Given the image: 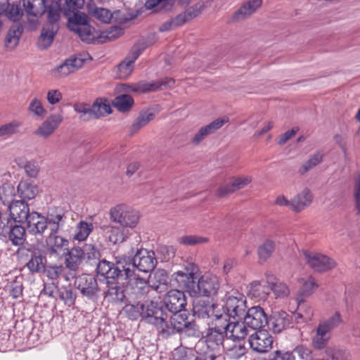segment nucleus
Returning a JSON list of instances; mask_svg holds the SVG:
<instances>
[{
  "mask_svg": "<svg viewBox=\"0 0 360 360\" xmlns=\"http://www.w3.org/2000/svg\"><path fill=\"white\" fill-rule=\"evenodd\" d=\"M198 267L189 264L184 271L172 274L179 288L186 289L191 296L212 297L216 295L220 288L219 278L214 274H205L198 278Z\"/></svg>",
  "mask_w": 360,
  "mask_h": 360,
  "instance_id": "1",
  "label": "nucleus"
},
{
  "mask_svg": "<svg viewBox=\"0 0 360 360\" xmlns=\"http://www.w3.org/2000/svg\"><path fill=\"white\" fill-rule=\"evenodd\" d=\"M97 273L103 276L108 284H112L115 281L126 280L136 295L137 298H141L149 292L150 283L148 285L146 279L139 277L130 267H125L121 262L116 264L108 262L105 259L99 262L97 266Z\"/></svg>",
  "mask_w": 360,
  "mask_h": 360,
  "instance_id": "2",
  "label": "nucleus"
},
{
  "mask_svg": "<svg viewBox=\"0 0 360 360\" xmlns=\"http://www.w3.org/2000/svg\"><path fill=\"white\" fill-rule=\"evenodd\" d=\"M188 312L186 310L174 312L171 316L163 309L159 307L155 315L150 316L149 323L157 328L159 334L163 338L183 331L184 328L188 323Z\"/></svg>",
  "mask_w": 360,
  "mask_h": 360,
  "instance_id": "3",
  "label": "nucleus"
},
{
  "mask_svg": "<svg viewBox=\"0 0 360 360\" xmlns=\"http://www.w3.org/2000/svg\"><path fill=\"white\" fill-rule=\"evenodd\" d=\"M342 322L340 313L336 312L328 319L321 321L314 330L311 338L313 347L317 349H321L326 347L330 338L332 330L338 327Z\"/></svg>",
  "mask_w": 360,
  "mask_h": 360,
  "instance_id": "4",
  "label": "nucleus"
},
{
  "mask_svg": "<svg viewBox=\"0 0 360 360\" xmlns=\"http://www.w3.org/2000/svg\"><path fill=\"white\" fill-rule=\"evenodd\" d=\"M247 310L246 298L243 295L237 293L236 295H230L227 297L225 304L220 306V314H217V319L226 315L224 318L226 320H241Z\"/></svg>",
  "mask_w": 360,
  "mask_h": 360,
  "instance_id": "5",
  "label": "nucleus"
},
{
  "mask_svg": "<svg viewBox=\"0 0 360 360\" xmlns=\"http://www.w3.org/2000/svg\"><path fill=\"white\" fill-rule=\"evenodd\" d=\"M110 219L122 228H134L140 219L139 212L124 205H117L110 210Z\"/></svg>",
  "mask_w": 360,
  "mask_h": 360,
  "instance_id": "6",
  "label": "nucleus"
},
{
  "mask_svg": "<svg viewBox=\"0 0 360 360\" xmlns=\"http://www.w3.org/2000/svg\"><path fill=\"white\" fill-rule=\"evenodd\" d=\"M224 335L223 329H220L217 326H214L210 329L205 338V343L208 351L202 356L204 360L210 359L217 360L220 358L223 351Z\"/></svg>",
  "mask_w": 360,
  "mask_h": 360,
  "instance_id": "7",
  "label": "nucleus"
},
{
  "mask_svg": "<svg viewBox=\"0 0 360 360\" xmlns=\"http://www.w3.org/2000/svg\"><path fill=\"white\" fill-rule=\"evenodd\" d=\"M226 315L217 319V326L223 329L225 336L233 341H240L248 335V330L244 321L224 319Z\"/></svg>",
  "mask_w": 360,
  "mask_h": 360,
  "instance_id": "8",
  "label": "nucleus"
},
{
  "mask_svg": "<svg viewBox=\"0 0 360 360\" xmlns=\"http://www.w3.org/2000/svg\"><path fill=\"white\" fill-rule=\"evenodd\" d=\"M302 255L306 263L314 271H326L333 269L336 266V262L334 259L326 255L307 250L302 251Z\"/></svg>",
  "mask_w": 360,
  "mask_h": 360,
  "instance_id": "9",
  "label": "nucleus"
},
{
  "mask_svg": "<svg viewBox=\"0 0 360 360\" xmlns=\"http://www.w3.org/2000/svg\"><path fill=\"white\" fill-rule=\"evenodd\" d=\"M157 260L153 251L142 249L136 253L132 259V264H129L127 267H130L135 272V269L147 273L152 271L156 265Z\"/></svg>",
  "mask_w": 360,
  "mask_h": 360,
  "instance_id": "10",
  "label": "nucleus"
},
{
  "mask_svg": "<svg viewBox=\"0 0 360 360\" xmlns=\"http://www.w3.org/2000/svg\"><path fill=\"white\" fill-rule=\"evenodd\" d=\"M158 309L157 304L152 301L128 304L125 306V311L131 319H137L142 316L148 323L150 316H153Z\"/></svg>",
  "mask_w": 360,
  "mask_h": 360,
  "instance_id": "11",
  "label": "nucleus"
},
{
  "mask_svg": "<svg viewBox=\"0 0 360 360\" xmlns=\"http://www.w3.org/2000/svg\"><path fill=\"white\" fill-rule=\"evenodd\" d=\"M250 347L255 352L264 354L273 347V337L266 330H256L248 338Z\"/></svg>",
  "mask_w": 360,
  "mask_h": 360,
  "instance_id": "12",
  "label": "nucleus"
},
{
  "mask_svg": "<svg viewBox=\"0 0 360 360\" xmlns=\"http://www.w3.org/2000/svg\"><path fill=\"white\" fill-rule=\"evenodd\" d=\"M75 283L83 296L91 301L97 300L100 290L94 276L89 274L82 275L77 278Z\"/></svg>",
  "mask_w": 360,
  "mask_h": 360,
  "instance_id": "13",
  "label": "nucleus"
},
{
  "mask_svg": "<svg viewBox=\"0 0 360 360\" xmlns=\"http://www.w3.org/2000/svg\"><path fill=\"white\" fill-rule=\"evenodd\" d=\"M243 321L247 327L259 330L268 323L267 316L260 306H254L249 308L244 317Z\"/></svg>",
  "mask_w": 360,
  "mask_h": 360,
  "instance_id": "14",
  "label": "nucleus"
},
{
  "mask_svg": "<svg viewBox=\"0 0 360 360\" xmlns=\"http://www.w3.org/2000/svg\"><path fill=\"white\" fill-rule=\"evenodd\" d=\"M229 122V118L216 119L210 124L201 127L191 138L190 143L194 146H199L209 135L214 134L217 130Z\"/></svg>",
  "mask_w": 360,
  "mask_h": 360,
  "instance_id": "15",
  "label": "nucleus"
},
{
  "mask_svg": "<svg viewBox=\"0 0 360 360\" xmlns=\"http://www.w3.org/2000/svg\"><path fill=\"white\" fill-rule=\"evenodd\" d=\"M174 84V80L172 78H165L157 81L147 82L144 81L133 84L129 86L131 91L139 93L155 91L166 87H172Z\"/></svg>",
  "mask_w": 360,
  "mask_h": 360,
  "instance_id": "16",
  "label": "nucleus"
},
{
  "mask_svg": "<svg viewBox=\"0 0 360 360\" xmlns=\"http://www.w3.org/2000/svg\"><path fill=\"white\" fill-rule=\"evenodd\" d=\"M166 308L171 312L184 310L186 305L184 292L179 290H171L167 292L164 299Z\"/></svg>",
  "mask_w": 360,
  "mask_h": 360,
  "instance_id": "17",
  "label": "nucleus"
},
{
  "mask_svg": "<svg viewBox=\"0 0 360 360\" xmlns=\"http://www.w3.org/2000/svg\"><path fill=\"white\" fill-rule=\"evenodd\" d=\"M11 218L17 223H25L31 214L30 207L23 200H13L8 205Z\"/></svg>",
  "mask_w": 360,
  "mask_h": 360,
  "instance_id": "18",
  "label": "nucleus"
},
{
  "mask_svg": "<svg viewBox=\"0 0 360 360\" xmlns=\"http://www.w3.org/2000/svg\"><path fill=\"white\" fill-rule=\"evenodd\" d=\"M269 325L274 333H279L292 326V316L284 311H275L270 317Z\"/></svg>",
  "mask_w": 360,
  "mask_h": 360,
  "instance_id": "19",
  "label": "nucleus"
},
{
  "mask_svg": "<svg viewBox=\"0 0 360 360\" xmlns=\"http://www.w3.org/2000/svg\"><path fill=\"white\" fill-rule=\"evenodd\" d=\"M58 231H51L46 239V250L51 255H60L68 250L69 241L65 238L58 236Z\"/></svg>",
  "mask_w": 360,
  "mask_h": 360,
  "instance_id": "20",
  "label": "nucleus"
},
{
  "mask_svg": "<svg viewBox=\"0 0 360 360\" xmlns=\"http://www.w3.org/2000/svg\"><path fill=\"white\" fill-rule=\"evenodd\" d=\"M63 119L61 114L51 115L37 128L34 134L44 138L49 137L58 128L63 122Z\"/></svg>",
  "mask_w": 360,
  "mask_h": 360,
  "instance_id": "21",
  "label": "nucleus"
},
{
  "mask_svg": "<svg viewBox=\"0 0 360 360\" xmlns=\"http://www.w3.org/2000/svg\"><path fill=\"white\" fill-rule=\"evenodd\" d=\"M23 6L29 22L33 25L37 23L38 18L46 11L45 0H23Z\"/></svg>",
  "mask_w": 360,
  "mask_h": 360,
  "instance_id": "22",
  "label": "nucleus"
},
{
  "mask_svg": "<svg viewBox=\"0 0 360 360\" xmlns=\"http://www.w3.org/2000/svg\"><path fill=\"white\" fill-rule=\"evenodd\" d=\"M142 49L139 46H134L125 59L120 63L118 70L120 77L125 79L128 77L134 70V63L140 56Z\"/></svg>",
  "mask_w": 360,
  "mask_h": 360,
  "instance_id": "23",
  "label": "nucleus"
},
{
  "mask_svg": "<svg viewBox=\"0 0 360 360\" xmlns=\"http://www.w3.org/2000/svg\"><path fill=\"white\" fill-rule=\"evenodd\" d=\"M84 64V60L78 57H72L65 60L54 69L53 74L56 77H64L75 72Z\"/></svg>",
  "mask_w": 360,
  "mask_h": 360,
  "instance_id": "24",
  "label": "nucleus"
},
{
  "mask_svg": "<svg viewBox=\"0 0 360 360\" xmlns=\"http://www.w3.org/2000/svg\"><path fill=\"white\" fill-rule=\"evenodd\" d=\"M252 181L250 176H238L233 178L229 185L220 187L217 191V195L219 197H224L226 195L231 194L238 190H240Z\"/></svg>",
  "mask_w": 360,
  "mask_h": 360,
  "instance_id": "25",
  "label": "nucleus"
},
{
  "mask_svg": "<svg viewBox=\"0 0 360 360\" xmlns=\"http://www.w3.org/2000/svg\"><path fill=\"white\" fill-rule=\"evenodd\" d=\"M194 312L198 316L202 318H212V324L217 326V314H220V306L215 304H206L205 302L195 304L194 306Z\"/></svg>",
  "mask_w": 360,
  "mask_h": 360,
  "instance_id": "26",
  "label": "nucleus"
},
{
  "mask_svg": "<svg viewBox=\"0 0 360 360\" xmlns=\"http://www.w3.org/2000/svg\"><path fill=\"white\" fill-rule=\"evenodd\" d=\"M29 232L32 234H42L47 228L46 219L36 212H31L26 221Z\"/></svg>",
  "mask_w": 360,
  "mask_h": 360,
  "instance_id": "27",
  "label": "nucleus"
},
{
  "mask_svg": "<svg viewBox=\"0 0 360 360\" xmlns=\"http://www.w3.org/2000/svg\"><path fill=\"white\" fill-rule=\"evenodd\" d=\"M297 311L294 314L295 320L297 323L310 321L314 316L311 306L304 302L302 296H297Z\"/></svg>",
  "mask_w": 360,
  "mask_h": 360,
  "instance_id": "28",
  "label": "nucleus"
},
{
  "mask_svg": "<svg viewBox=\"0 0 360 360\" xmlns=\"http://www.w3.org/2000/svg\"><path fill=\"white\" fill-rule=\"evenodd\" d=\"M313 201L311 191L305 188L292 198V210L300 212L309 207Z\"/></svg>",
  "mask_w": 360,
  "mask_h": 360,
  "instance_id": "29",
  "label": "nucleus"
},
{
  "mask_svg": "<svg viewBox=\"0 0 360 360\" xmlns=\"http://www.w3.org/2000/svg\"><path fill=\"white\" fill-rule=\"evenodd\" d=\"M84 258V251L81 248H72L66 255L65 266L72 271H76Z\"/></svg>",
  "mask_w": 360,
  "mask_h": 360,
  "instance_id": "30",
  "label": "nucleus"
},
{
  "mask_svg": "<svg viewBox=\"0 0 360 360\" xmlns=\"http://www.w3.org/2000/svg\"><path fill=\"white\" fill-rule=\"evenodd\" d=\"M17 192L19 197L24 200H32L38 193V187L29 180H22L17 186Z\"/></svg>",
  "mask_w": 360,
  "mask_h": 360,
  "instance_id": "31",
  "label": "nucleus"
},
{
  "mask_svg": "<svg viewBox=\"0 0 360 360\" xmlns=\"http://www.w3.org/2000/svg\"><path fill=\"white\" fill-rule=\"evenodd\" d=\"M56 30L57 27L54 23H48L43 27L38 40V46L39 48L45 49L51 44Z\"/></svg>",
  "mask_w": 360,
  "mask_h": 360,
  "instance_id": "32",
  "label": "nucleus"
},
{
  "mask_svg": "<svg viewBox=\"0 0 360 360\" xmlns=\"http://www.w3.org/2000/svg\"><path fill=\"white\" fill-rule=\"evenodd\" d=\"M105 233L109 240L113 244L122 243L129 235L127 229L116 226H107L105 229Z\"/></svg>",
  "mask_w": 360,
  "mask_h": 360,
  "instance_id": "33",
  "label": "nucleus"
},
{
  "mask_svg": "<svg viewBox=\"0 0 360 360\" xmlns=\"http://www.w3.org/2000/svg\"><path fill=\"white\" fill-rule=\"evenodd\" d=\"M167 283L168 276L163 270H158L155 271L149 280L151 288L158 292H162L167 289Z\"/></svg>",
  "mask_w": 360,
  "mask_h": 360,
  "instance_id": "34",
  "label": "nucleus"
},
{
  "mask_svg": "<svg viewBox=\"0 0 360 360\" xmlns=\"http://www.w3.org/2000/svg\"><path fill=\"white\" fill-rule=\"evenodd\" d=\"M63 212L59 208H51L49 210L46 221L50 225L51 231H58L59 228L64 224Z\"/></svg>",
  "mask_w": 360,
  "mask_h": 360,
  "instance_id": "35",
  "label": "nucleus"
},
{
  "mask_svg": "<svg viewBox=\"0 0 360 360\" xmlns=\"http://www.w3.org/2000/svg\"><path fill=\"white\" fill-rule=\"evenodd\" d=\"M269 286L267 287L260 281H253L248 285V293L258 301L264 300L269 294Z\"/></svg>",
  "mask_w": 360,
  "mask_h": 360,
  "instance_id": "36",
  "label": "nucleus"
},
{
  "mask_svg": "<svg viewBox=\"0 0 360 360\" xmlns=\"http://www.w3.org/2000/svg\"><path fill=\"white\" fill-rule=\"evenodd\" d=\"M22 33L20 25H13L10 27L5 39V46L8 49H14L18 44Z\"/></svg>",
  "mask_w": 360,
  "mask_h": 360,
  "instance_id": "37",
  "label": "nucleus"
},
{
  "mask_svg": "<svg viewBox=\"0 0 360 360\" xmlns=\"http://www.w3.org/2000/svg\"><path fill=\"white\" fill-rule=\"evenodd\" d=\"M275 249L276 242L271 238H266L257 248V252L259 258V262L264 263L267 261L274 252Z\"/></svg>",
  "mask_w": 360,
  "mask_h": 360,
  "instance_id": "38",
  "label": "nucleus"
},
{
  "mask_svg": "<svg viewBox=\"0 0 360 360\" xmlns=\"http://www.w3.org/2000/svg\"><path fill=\"white\" fill-rule=\"evenodd\" d=\"M300 283H302V288L297 296H302L304 299L313 294L319 287L316 279L312 276L302 278Z\"/></svg>",
  "mask_w": 360,
  "mask_h": 360,
  "instance_id": "39",
  "label": "nucleus"
},
{
  "mask_svg": "<svg viewBox=\"0 0 360 360\" xmlns=\"http://www.w3.org/2000/svg\"><path fill=\"white\" fill-rule=\"evenodd\" d=\"M154 117V113L149 110L141 112L130 127L131 134H135L142 127H145L149 122L153 120Z\"/></svg>",
  "mask_w": 360,
  "mask_h": 360,
  "instance_id": "40",
  "label": "nucleus"
},
{
  "mask_svg": "<svg viewBox=\"0 0 360 360\" xmlns=\"http://www.w3.org/2000/svg\"><path fill=\"white\" fill-rule=\"evenodd\" d=\"M94 229L93 224L80 221L76 226L74 239L79 242L85 240Z\"/></svg>",
  "mask_w": 360,
  "mask_h": 360,
  "instance_id": "41",
  "label": "nucleus"
},
{
  "mask_svg": "<svg viewBox=\"0 0 360 360\" xmlns=\"http://www.w3.org/2000/svg\"><path fill=\"white\" fill-rule=\"evenodd\" d=\"M262 3V0H250L240 8L236 15L243 18H246L255 13L261 6Z\"/></svg>",
  "mask_w": 360,
  "mask_h": 360,
  "instance_id": "42",
  "label": "nucleus"
},
{
  "mask_svg": "<svg viewBox=\"0 0 360 360\" xmlns=\"http://www.w3.org/2000/svg\"><path fill=\"white\" fill-rule=\"evenodd\" d=\"M112 112L110 105L103 101H95L91 105V117L92 119L99 118L105 115L110 114Z\"/></svg>",
  "mask_w": 360,
  "mask_h": 360,
  "instance_id": "43",
  "label": "nucleus"
},
{
  "mask_svg": "<svg viewBox=\"0 0 360 360\" xmlns=\"http://www.w3.org/2000/svg\"><path fill=\"white\" fill-rule=\"evenodd\" d=\"M27 110L32 115L40 118L44 117L47 113L42 102L37 97H34L31 99L28 105Z\"/></svg>",
  "mask_w": 360,
  "mask_h": 360,
  "instance_id": "44",
  "label": "nucleus"
},
{
  "mask_svg": "<svg viewBox=\"0 0 360 360\" xmlns=\"http://www.w3.org/2000/svg\"><path fill=\"white\" fill-rule=\"evenodd\" d=\"M9 239L15 245H22L25 240V229L22 226H14L10 231Z\"/></svg>",
  "mask_w": 360,
  "mask_h": 360,
  "instance_id": "45",
  "label": "nucleus"
},
{
  "mask_svg": "<svg viewBox=\"0 0 360 360\" xmlns=\"http://www.w3.org/2000/svg\"><path fill=\"white\" fill-rule=\"evenodd\" d=\"M73 32L77 34L83 41L86 43H91L95 40L96 37L89 24L76 27Z\"/></svg>",
  "mask_w": 360,
  "mask_h": 360,
  "instance_id": "46",
  "label": "nucleus"
},
{
  "mask_svg": "<svg viewBox=\"0 0 360 360\" xmlns=\"http://www.w3.org/2000/svg\"><path fill=\"white\" fill-rule=\"evenodd\" d=\"M134 104V99L127 94H122L117 96L114 101V106L122 112L128 110Z\"/></svg>",
  "mask_w": 360,
  "mask_h": 360,
  "instance_id": "47",
  "label": "nucleus"
},
{
  "mask_svg": "<svg viewBox=\"0 0 360 360\" xmlns=\"http://www.w3.org/2000/svg\"><path fill=\"white\" fill-rule=\"evenodd\" d=\"M27 266L32 272H41L45 269V258L39 255H33L27 263Z\"/></svg>",
  "mask_w": 360,
  "mask_h": 360,
  "instance_id": "48",
  "label": "nucleus"
},
{
  "mask_svg": "<svg viewBox=\"0 0 360 360\" xmlns=\"http://www.w3.org/2000/svg\"><path fill=\"white\" fill-rule=\"evenodd\" d=\"M323 160V155L321 153L314 154L307 161L302 164L299 169V172L301 174L307 173L308 171L313 169L314 167L321 162Z\"/></svg>",
  "mask_w": 360,
  "mask_h": 360,
  "instance_id": "49",
  "label": "nucleus"
},
{
  "mask_svg": "<svg viewBox=\"0 0 360 360\" xmlns=\"http://www.w3.org/2000/svg\"><path fill=\"white\" fill-rule=\"evenodd\" d=\"M203 10V5L201 4H195V6L189 8L185 12L179 14L180 20L183 24L192 20L201 13Z\"/></svg>",
  "mask_w": 360,
  "mask_h": 360,
  "instance_id": "50",
  "label": "nucleus"
},
{
  "mask_svg": "<svg viewBox=\"0 0 360 360\" xmlns=\"http://www.w3.org/2000/svg\"><path fill=\"white\" fill-rule=\"evenodd\" d=\"M271 289L276 297H285L290 294V290L285 283L281 282H272L269 281Z\"/></svg>",
  "mask_w": 360,
  "mask_h": 360,
  "instance_id": "51",
  "label": "nucleus"
},
{
  "mask_svg": "<svg viewBox=\"0 0 360 360\" xmlns=\"http://www.w3.org/2000/svg\"><path fill=\"white\" fill-rule=\"evenodd\" d=\"M208 241L207 238L195 235L184 236L179 239V242L185 245H195L206 243Z\"/></svg>",
  "mask_w": 360,
  "mask_h": 360,
  "instance_id": "52",
  "label": "nucleus"
},
{
  "mask_svg": "<svg viewBox=\"0 0 360 360\" xmlns=\"http://www.w3.org/2000/svg\"><path fill=\"white\" fill-rule=\"evenodd\" d=\"M106 297H109L114 302H122L125 299V294L122 288L115 285L108 290Z\"/></svg>",
  "mask_w": 360,
  "mask_h": 360,
  "instance_id": "53",
  "label": "nucleus"
},
{
  "mask_svg": "<svg viewBox=\"0 0 360 360\" xmlns=\"http://www.w3.org/2000/svg\"><path fill=\"white\" fill-rule=\"evenodd\" d=\"M74 13L72 18L70 19V29L72 31L75 30L76 27H79L81 25H87L88 17L86 14L79 12H72Z\"/></svg>",
  "mask_w": 360,
  "mask_h": 360,
  "instance_id": "54",
  "label": "nucleus"
},
{
  "mask_svg": "<svg viewBox=\"0 0 360 360\" xmlns=\"http://www.w3.org/2000/svg\"><path fill=\"white\" fill-rule=\"evenodd\" d=\"M20 126V122L13 121L0 127V138L11 136L18 132Z\"/></svg>",
  "mask_w": 360,
  "mask_h": 360,
  "instance_id": "55",
  "label": "nucleus"
},
{
  "mask_svg": "<svg viewBox=\"0 0 360 360\" xmlns=\"http://www.w3.org/2000/svg\"><path fill=\"white\" fill-rule=\"evenodd\" d=\"M75 110L80 114V118L84 121L91 120V105L84 103H76L74 105Z\"/></svg>",
  "mask_w": 360,
  "mask_h": 360,
  "instance_id": "56",
  "label": "nucleus"
},
{
  "mask_svg": "<svg viewBox=\"0 0 360 360\" xmlns=\"http://www.w3.org/2000/svg\"><path fill=\"white\" fill-rule=\"evenodd\" d=\"M247 352V348L244 345H236L227 351V356L229 359H238L245 355Z\"/></svg>",
  "mask_w": 360,
  "mask_h": 360,
  "instance_id": "57",
  "label": "nucleus"
},
{
  "mask_svg": "<svg viewBox=\"0 0 360 360\" xmlns=\"http://www.w3.org/2000/svg\"><path fill=\"white\" fill-rule=\"evenodd\" d=\"M93 15L96 19L104 23L110 22L112 17L111 12L109 10L103 8H95L93 12Z\"/></svg>",
  "mask_w": 360,
  "mask_h": 360,
  "instance_id": "58",
  "label": "nucleus"
},
{
  "mask_svg": "<svg viewBox=\"0 0 360 360\" xmlns=\"http://www.w3.org/2000/svg\"><path fill=\"white\" fill-rule=\"evenodd\" d=\"M180 17L178 15L176 18L172 19L169 21L163 23L159 28L160 31L165 32L174 29L177 27L183 25V22L180 20Z\"/></svg>",
  "mask_w": 360,
  "mask_h": 360,
  "instance_id": "59",
  "label": "nucleus"
},
{
  "mask_svg": "<svg viewBox=\"0 0 360 360\" xmlns=\"http://www.w3.org/2000/svg\"><path fill=\"white\" fill-rule=\"evenodd\" d=\"M84 251V257L89 259H96L99 256V252L92 244H85L82 248Z\"/></svg>",
  "mask_w": 360,
  "mask_h": 360,
  "instance_id": "60",
  "label": "nucleus"
},
{
  "mask_svg": "<svg viewBox=\"0 0 360 360\" xmlns=\"http://www.w3.org/2000/svg\"><path fill=\"white\" fill-rule=\"evenodd\" d=\"M24 169L27 176L34 178L38 175L39 167L36 162L28 161Z\"/></svg>",
  "mask_w": 360,
  "mask_h": 360,
  "instance_id": "61",
  "label": "nucleus"
},
{
  "mask_svg": "<svg viewBox=\"0 0 360 360\" xmlns=\"http://www.w3.org/2000/svg\"><path fill=\"white\" fill-rule=\"evenodd\" d=\"M21 9L18 5H10L5 14L12 20L16 21L20 17Z\"/></svg>",
  "mask_w": 360,
  "mask_h": 360,
  "instance_id": "62",
  "label": "nucleus"
},
{
  "mask_svg": "<svg viewBox=\"0 0 360 360\" xmlns=\"http://www.w3.org/2000/svg\"><path fill=\"white\" fill-rule=\"evenodd\" d=\"M46 98L51 105H54L60 101L62 94L58 90L51 89L48 91Z\"/></svg>",
  "mask_w": 360,
  "mask_h": 360,
  "instance_id": "63",
  "label": "nucleus"
},
{
  "mask_svg": "<svg viewBox=\"0 0 360 360\" xmlns=\"http://www.w3.org/2000/svg\"><path fill=\"white\" fill-rule=\"evenodd\" d=\"M273 360H295V356L293 352L276 350Z\"/></svg>",
  "mask_w": 360,
  "mask_h": 360,
  "instance_id": "64",
  "label": "nucleus"
}]
</instances>
